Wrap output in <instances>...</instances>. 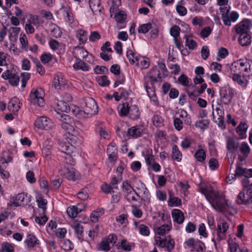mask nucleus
I'll use <instances>...</instances> for the list:
<instances>
[{"label": "nucleus", "mask_w": 252, "mask_h": 252, "mask_svg": "<svg viewBox=\"0 0 252 252\" xmlns=\"http://www.w3.org/2000/svg\"><path fill=\"white\" fill-rule=\"evenodd\" d=\"M237 202L239 204H250L252 203V196L243 189L238 195Z\"/></svg>", "instance_id": "f3484780"}, {"label": "nucleus", "mask_w": 252, "mask_h": 252, "mask_svg": "<svg viewBox=\"0 0 252 252\" xmlns=\"http://www.w3.org/2000/svg\"><path fill=\"white\" fill-rule=\"evenodd\" d=\"M39 240L32 234H28L24 241L25 247L29 250L39 245Z\"/></svg>", "instance_id": "a211bd4d"}, {"label": "nucleus", "mask_w": 252, "mask_h": 252, "mask_svg": "<svg viewBox=\"0 0 252 252\" xmlns=\"http://www.w3.org/2000/svg\"><path fill=\"white\" fill-rule=\"evenodd\" d=\"M135 187L137 190L134 195L148 204L151 202V195L145 185L140 180L135 182Z\"/></svg>", "instance_id": "20e7f679"}, {"label": "nucleus", "mask_w": 252, "mask_h": 252, "mask_svg": "<svg viewBox=\"0 0 252 252\" xmlns=\"http://www.w3.org/2000/svg\"><path fill=\"white\" fill-rule=\"evenodd\" d=\"M239 147V143L233 138H229L227 139L226 148L228 153L235 155L238 152Z\"/></svg>", "instance_id": "aec40b11"}, {"label": "nucleus", "mask_w": 252, "mask_h": 252, "mask_svg": "<svg viewBox=\"0 0 252 252\" xmlns=\"http://www.w3.org/2000/svg\"><path fill=\"white\" fill-rule=\"evenodd\" d=\"M150 60L148 58L140 56L135 63L137 67L143 69L148 68L150 65Z\"/></svg>", "instance_id": "ea45409f"}, {"label": "nucleus", "mask_w": 252, "mask_h": 252, "mask_svg": "<svg viewBox=\"0 0 252 252\" xmlns=\"http://www.w3.org/2000/svg\"><path fill=\"white\" fill-rule=\"evenodd\" d=\"M129 104L126 102L119 104L117 107L119 116L121 117L127 116L129 111Z\"/></svg>", "instance_id": "79ce46f5"}, {"label": "nucleus", "mask_w": 252, "mask_h": 252, "mask_svg": "<svg viewBox=\"0 0 252 252\" xmlns=\"http://www.w3.org/2000/svg\"><path fill=\"white\" fill-rule=\"evenodd\" d=\"M149 77L150 80V84L154 85L156 82L161 81L162 76L160 70L157 66L153 67L149 71Z\"/></svg>", "instance_id": "dca6fc26"}, {"label": "nucleus", "mask_w": 252, "mask_h": 252, "mask_svg": "<svg viewBox=\"0 0 252 252\" xmlns=\"http://www.w3.org/2000/svg\"><path fill=\"white\" fill-rule=\"evenodd\" d=\"M204 244L198 240H195L193 238H189L184 243V247L189 249L190 251H196L197 252H203Z\"/></svg>", "instance_id": "9b49d317"}, {"label": "nucleus", "mask_w": 252, "mask_h": 252, "mask_svg": "<svg viewBox=\"0 0 252 252\" xmlns=\"http://www.w3.org/2000/svg\"><path fill=\"white\" fill-rule=\"evenodd\" d=\"M199 235L201 237L206 238L208 236L205 225L203 223H200L198 228Z\"/></svg>", "instance_id": "e2e57ef3"}, {"label": "nucleus", "mask_w": 252, "mask_h": 252, "mask_svg": "<svg viewBox=\"0 0 252 252\" xmlns=\"http://www.w3.org/2000/svg\"><path fill=\"white\" fill-rule=\"evenodd\" d=\"M213 28L210 27H205L202 29L200 32V36L202 38H205L208 37L212 33Z\"/></svg>", "instance_id": "774afa93"}, {"label": "nucleus", "mask_w": 252, "mask_h": 252, "mask_svg": "<svg viewBox=\"0 0 252 252\" xmlns=\"http://www.w3.org/2000/svg\"><path fill=\"white\" fill-rule=\"evenodd\" d=\"M200 192L203 194L212 207L218 212H227L231 205L224 194L216 189L211 185L201 183L199 186Z\"/></svg>", "instance_id": "f257e3e1"}, {"label": "nucleus", "mask_w": 252, "mask_h": 252, "mask_svg": "<svg viewBox=\"0 0 252 252\" xmlns=\"http://www.w3.org/2000/svg\"><path fill=\"white\" fill-rule=\"evenodd\" d=\"M73 68L75 70H82L83 71H89L90 67L84 61L79 58H76V62L73 65Z\"/></svg>", "instance_id": "412c9836"}, {"label": "nucleus", "mask_w": 252, "mask_h": 252, "mask_svg": "<svg viewBox=\"0 0 252 252\" xmlns=\"http://www.w3.org/2000/svg\"><path fill=\"white\" fill-rule=\"evenodd\" d=\"M123 192L126 194V198L129 202L137 201V198L134 193L135 191L132 187L130 182L126 180L122 183L121 185Z\"/></svg>", "instance_id": "4468645a"}, {"label": "nucleus", "mask_w": 252, "mask_h": 252, "mask_svg": "<svg viewBox=\"0 0 252 252\" xmlns=\"http://www.w3.org/2000/svg\"><path fill=\"white\" fill-rule=\"evenodd\" d=\"M76 37L80 45H84L88 39V32L83 29H79L76 32Z\"/></svg>", "instance_id": "473e14b6"}, {"label": "nucleus", "mask_w": 252, "mask_h": 252, "mask_svg": "<svg viewBox=\"0 0 252 252\" xmlns=\"http://www.w3.org/2000/svg\"><path fill=\"white\" fill-rule=\"evenodd\" d=\"M34 126L38 129L49 130L54 126L52 120L46 116L38 117L34 122Z\"/></svg>", "instance_id": "ddd939ff"}, {"label": "nucleus", "mask_w": 252, "mask_h": 252, "mask_svg": "<svg viewBox=\"0 0 252 252\" xmlns=\"http://www.w3.org/2000/svg\"><path fill=\"white\" fill-rule=\"evenodd\" d=\"M192 34H186L184 36L185 45L191 50L195 49L197 46L196 42L192 39Z\"/></svg>", "instance_id": "58836bf2"}, {"label": "nucleus", "mask_w": 252, "mask_h": 252, "mask_svg": "<svg viewBox=\"0 0 252 252\" xmlns=\"http://www.w3.org/2000/svg\"><path fill=\"white\" fill-rule=\"evenodd\" d=\"M31 196L27 193L21 192L12 197L8 205L11 207L24 205L31 201Z\"/></svg>", "instance_id": "1a4fd4ad"}, {"label": "nucleus", "mask_w": 252, "mask_h": 252, "mask_svg": "<svg viewBox=\"0 0 252 252\" xmlns=\"http://www.w3.org/2000/svg\"><path fill=\"white\" fill-rule=\"evenodd\" d=\"M220 101L224 105H229L234 95L233 90L229 86H225L220 89Z\"/></svg>", "instance_id": "9d476101"}, {"label": "nucleus", "mask_w": 252, "mask_h": 252, "mask_svg": "<svg viewBox=\"0 0 252 252\" xmlns=\"http://www.w3.org/2000/svg\"><path fill=\"white\" fill-rule=\"evenodd\" d=\"M120 246L122 249L125 251H130L132 248L134 247V244L132 243H129L126 240H122Z\"/></svg>", "instance_id": "680f3d73"}, {"label": "nucleus", "mask_w": 252, "mask_h": 252, "mask_svg": "<svg viewBox=\"0 0 252 252\" xmlns=\"http://www.w3.org/2000/svg\"><path fill=\"white\" fill-rule=\"evenodd\" d=\"M151 86H149L148 84H145L144 87L150 98L155 101L157 99V96L154 89V85L152 86L151 84Z\"/></svg>", "instance_id": "8fccbe9b"}, {"label": "nucleus", "mask_w": 252, "mask_h": 252, "mask_svg": "<svg viewBox=\"0 0 252 252\" xmlns=\"http://www.w3.org/2000/svg\"><path fill=\"white\" fill-rule=\"evenodd\" d=\"M146 162L149 165V167L151 168L154 171L158 172L160 170V165L153 161V158H146Z\"/></svg>", "instance_id": "13d9d810"}, {"label": "nucleus", "mask_w": 252, "mask_h": 252, "mask_svg": "<svg viewBox=\"0 0 252 252\" xmlns=\"http://www.w3.org/2000/svg\"><path fill=\"white\" fill-rule=\"evenodd\" d=\"M156 244L161 248H165L168 252H170L174 247V241L170 236H167L164 238L159 236H155Z\"/></svg>", "instance_id": "f8f14e48"}, {"label": "nucleus", "mask_w": 252, "mask_h": 252, "mask_svg": "<svg viewBox=\"0 0 252 252\" xmlns=\"http://www.w3.org/2000/svg\"><path fill=\"white\" fill-rule=\"evenodd\" d=\"M72 113L79 119H83L86 118L87 115L85 112L84 109H82L81 108L73 105L70 106V111Z\"/></svg>", "instance_id": "4c0bfd02"}, {"label": "nucleus", "mask_w": 252, "mask_h": 252, "mask_svg": "<svg viewBox=\"0 0 252 252\" xmlns=\"http://www.w3.org/2000/svg\"><path fill=\"white\" fill-rule=\"evenodd\" d=\"M234 29L236 32L239 35L244 33H249L250 30L248 23L245 21H242L236 25Z\"/></svg>", "instance_id": "5701e85b"}, {"label": "nucleus", "mask_w": 252, "mask_h": 252, "mask_svg": "<svg viewBox=\"0 0 252 252\" xmlns=\"http://www.w3.org/2000/svg\"><path fill=\"white\" fill-rule=\"evenodd\" d=\"M182 204L181 199L170 196L168 201V205L170 207H179Z\"/></svg>", "instance_id": "864d4df0"}, {"label": "nucleus", "mask_w": 252, "mask_h": 252, "mask_svg": "<svg viewBox=\"0 0 252 252\" xmlns=\"http://www.w3.org/2000/svg\"><path fill=\"white\" fill-rule=\"evenodd\" d=\"M228 248L230 252H249L245 247L240 248L237 243L234 242L233 240L228 241Z\"/></svg>", "instance_id": "c9c22d12"}, {"label": "nucleus", "mask_w": 252, "mask_h": 252, "mask_svg": "<svg viewBox=\"0 0 252 252\" xmlns=\"http://www.w3.org/2000/svg\"><path fill=\"white\" fill-rule=\"evenodd\" d=\"M235 174L237 176H243L245 177V179H249V178L252 177V169L244 168L237 165L235 170Z\"/></svg>", "instance_id": "c756f323"}, {"label": "nucleus", "mask_w": 252, "mask_h": 252, "mask_svg": "<svg viewBox=\"0 0 252 252\" xmlns=\"http://www.w3.org/2000/svg\"><path fill=\"white\" fill-rule=\"evenodd\" d=\"M66 213L68 217L72 219L76 218L79 214L75 205L70 206L67 207L66 209Z\"/></svg>", "instance_id": "bf43d9fd"}, {"label": "nucleus", "mask_w": 252, "mask_h": 252, "mask_svg": "<svg viewBox=\"0 0 252 252\" xmlns=\"http://www.w3.org/2000/svg\"><path fill=\"white\" fill-rule=\"evenodd\" d=\"M141 55L139 54L138 53L135 52L131 49L127 48L126 56L130 62V64H135Z\"/></svg>", "instance_id": "f704fd0d"}, {"label": "nucleus", "mask_w": 252, "mask_h": 252, "mask_svg": "<svg viewBox=\"0 0 252 252\" xmlns=\"http://www.w3.org/2000/svg\"><path fill=\"white\" fill-rule=\"evenodd\" d=\"M239 18V14L236 11H232L227 16H223V24L228 26L231 25V22H235Z\"/></svg>", "instance_id": "bb28decb"}, {"label": "nucleus", "mask_w": 252, "mask_h": 252, "mask_svg": "<svg viewBox=\"0 0 252 252\" xmlns=\"http://www.w3.org/2000/svg\"><path fill=\"white\" fill-rule=\"evenodd\" d=\"M55 106V111L68 113L70 111V106L68 103L64 100H57Z\"/></svg>", "instance_id": "c85d7f7f"}, {"label": "nucleus", "mask_w": 252, "mask_h": 252, "mask_svg": "<svg viewBox=\"0 0 252 252\" xmlns=\"http://www.w3.org/2000/svg\"><path fill=\"white\" fill-rule=\"evenodd\" d=\"M128 115L130 119L132 120H138L140 117V112L137 106L134 104L130 105Z\"/></svg>", "instance_id": "e433bc0d"}, {"label": "nucleus", "mask_w": 252, "mask_h": 252, "mask_svg": "<svg viewBox=\"0 0 252 252\" xmlns=\"http://www.w3.org/2000/svg\"><path fill=\"white\" fill-rule=\"evenodd\" d=\"M117 152V148L115 143H111L108 145L107 153L108 158H116Z\"/></svg>", "instance_id": "de8ad7c7"}, {"label": "nucleus", "mask_w": 252, "mask_h": 252, "mask_svg": "<svg viewBox=\"0 0 252 252\" xmlns=\"http://www.w3.org/2000/svg\"><path fill=\"white\" fill-rule=\"evenodd\" d=\"M104 210L102 208L97 209L94 211L90 215V219L92 222H96L98 221V219L104 214Z\"/></svg>", "instance_id": "49530a36"}, {"label": "nucleus", "mask_w": 252, "mask_h": 252, "mask_svg": "<svg viewBox=\"0 0 252 252\" xmlns=\"http://www.w3.org/2000/svg\"><path fill=\"white\" fill-rule=\"evenodd\" d=\"M21 28L19 27H10L8 29V38L12 43L16 42L18 38Z\"/></svg>", "instance_id": "a878e982"}, {"label": "nucleus", "mask_w": 252, "mask_h": 252, "mask_svg": "<svg viewBox=\"0 0 252 252\" xmlns=\"http://www.w3.org/2000/svg\"><path fill=\"white\" fill-rule=\"evenodd\" d=\"M238 41L241 46H247L251 44L252 37L249 33H244L239 35Z\"/></svg>", "instance_id": "a19ab883"}, {"label": "nucleus", "mask_w": 252, "mask_h": 252, "mask_svg": "<svg viewBox=\"0 0 252 252\" xmlns=\"http://www.w3.org/2000/svg\"><path fill=\"white\" fill-rule=\"evenodd\" d=\"M45 92L40 88H32L30 94L31 102L34 104H37L40 107H43L45 103Z\"/></svg>", "instance_id": "423d86ee"}, {"label": "nucleus", "mask_w": 252, "mask_h": 252, "mask_svg": "<svg viewBox=\"0 0 252 252\" xmlns=\"http://www.w3.org/2000/svg\"><path fill=\"white\" fill-rule=\"evenodd\" d=\"M90 8L94 14H100L103 7L101 5L100 0H89Z\"/></svg>", "instance_id": "393cba45"}, {"label": "nucleus", "mask_w": 252, "mask_h": 252, "mask_svg": "<svg viewBox=\"0 0 252 252\" xmlns=\"http://www.w3.org/2000/svg\"><path fill=\"white\" fill-rule=\"evenodd\" d=\"M250 148L247 143L242 142L241 146L240 148V151L244 156H247L250 153Z\"/></svg>", "instance_id": "338daca9"}, {"label": "nucleus", "mask_w": 252, "mask_h": 252, "mask_svg": "<svg viewBox=\"0 0 252 252\" xmlns=\"http://www.w3.org/2000/svg\"><path fill=\"white\" fill-rule=\"evenodd\" d=\"M152 26V24L150 22L140 25L137 29L138 33L146 34L150 31Z\"/></svg>", "instance_id": "603ef678"}, {"label": "nucleus", "mask_w": 252, "mask_h": 252, "mask_svg": "<svg viewBox=\"0 0 252 252\" xmlns=\"http://www.w3.org/2000/svg\"><path fill=\"white\" fill-rule=\"evenodd\" d=\"M40 18L38 15L30 14L27 23L33 26H38L40 24Z\"/></svg>", "instance_id": "6e6d98bb"}, {"label": "nucleus", "mask_w": 252, "mask_h": 252, "mask_svg": "<svg viewBox=\"0 0 252 252\" xmlns=\"http://www.w3.org/2000/svg\"><path fill=\"white\" fill-rule=\"evenodd\" d=\"M20 107V103L17 97L15 96L10 99L8 104V109L10 111L17 113Z\"/></svg>", "instance_id": "b1692460"}, {"label": "nucleus", "mask_w": 252, "mask_h": 252, "mask_svg": "<svg viewBox=\"0 0 252 252\" xmlns=\"http://www.w3.org/2000/svg\"><path fill=\"white\" fill-rule=\"evenodd\" d=\"M84 109L87 117L96 115L98 112V106L96 101L92 97H86L82 102Z\"/></svg>", "instance_id": "39448f33"}, {"label": "nucleus", "mask_w": 252, "mask_h": 252, "mask_svg": "<svg viewBox=\"0 0 252 252\" xmlns=\"http://www.w3.org/2000/svg\"><path fill=\"white\" fill-rule=\"evenodd\" d=\"M171 228V226L170 224L162 225L155 229V236L165 235L170 230Z\"/></svg>", "instance_id": "c03bdc74"}, {"label": "nucleus", "mask_w": 252, "mask_h": 252, "mask_svg": "<svg viewBox=\"0 0 252 252\" xmlns=\"http://www.w3.org/2000/svg\"><path fill=\"white\" fill-rule=\"evenodd\" d=\"M116 221L122 224L123 226H126L127 223V215L122 214L116 218Z\"/></svg>", "instance_id": "0e129e2a"}, {"label": "nucleus", "mask_w": 252, "mask_h": 252, "mask_svg": "<svg viewBox=\"0 0 252 252\" xmlns=\"http://www.w3.org/2000/svg\"><path fill=\"white\" fill-rule=\"evenodd\" d=\"M173 220L178 224H182L185 220V217L182 212L177 209H173L171 212Z\"/></svg>", "instance_id": "cd10ccee"}, {"label": "nucleus", "mask_w": 252, "mask_h": 252, "mask_svg": "<svg viewBox=\"0 0 252 252\" xmlns=\"http://www.w3.org/2000/svg\"><path fill=\"white\" fill-rule=\"evenodd\" d=\"M248 128L247 123L241 122L236 128V132L242 138H245L246 137H243V135H246Z\"/></svg>", "instance_id": "09e8293b"}, {"label": "nucleus", "mask_w": 252, "mask_h": 252, "mask_svg": "<svg viewBox=\"0 0 252 252\" xmlns=\"http://www.w3.org/2000/svg\"><path fill=\"white\" fill-rule=\"evenodd\" d=\"M242 183L243 189L252 196V183H250L249 179H245Z\"/></svg>", "instance_id": "4d7b16f0"}, {"label": "nucleus", "mask_w": 252, "mask_h": 252, "mask_svg": "<svg viewBox=\"0 0 252 252\" xmlns=\"http://www.w3.org/2000/svg\"><path fill=\"white\" fill-rule=\"evenodd\" d=\"M229 227V223L224 220L220 221L218 223L217 228V234L214 235L212 241L216 245V241H220L226 238V233Z\"/></svg>", "instance_id": "0eeeda50"}, {"label": "nucleus", "mask_w": 252, "mask_h": 252, "mask_svg": "<svg viewBox=\"0 0 252 252\" xmlns=\"http://www.w3.org/2000/svg\"><path fill=\"white\" fill-rule=\"evenodd\" d=\"M153 125L157 127H161L164 125L162 117L159 115H155L152 118Z\"/></svg>", "instance_id": "5fc2aeb1"}, {"label": "nucleus", "mask_w": 252, "mask_h": 252, "mask_svg": "<svg viewBox=\"0 0 252 252\" xmlns=\"http://www.w3.org/2000/svg\"><path fill=\"white\" fill-rule=\"evenodd\" d=\"M234 71L241 74L242 76L250 77L252 76V61L247 59H240L234 63Z\"/></svg>", "instance_id": "f03ea898"}, {"label": "nucleus", "mask_w": 252, "mask_h": 252, "mask_svg": "<svg viewBox=\"0 0 252 252\" xmlns=\"http://www.w3.org/2000/svg\"><path fill=\"white\" fill-rule=\"evenodd\" d=\"M68 143L60 142L59 144L58 149L62 153L65 154L68 156L69 158L75 157V155L73 154V150L75 146L79 143V139L73 135H69L67 140Z\"/></svg>", "instance_id": "7ed1b4c3"}, {"label": "nucleus", "mask_w": 252, "mask_h": 252, "mask_svg": "<svg viewBox=\"0 0 252 252\" xmlns=\"http://www.w3.org/2000/svg\"><path fill=\"white\" fill-rule=\"evenodd\" d=\"M58 170L60 176L68 180L75 181L81 178L80 173L73 168H68L60 165L58 167Z\"/></svg>", "instance_id": "6e6552de"}, {"label": "nucleus", "mask_w": 252, "mask_h": 252, "mask_svg": "<svg viewBox=\"0 0 252 252\" xmlns=\"http://www.w3.org/2000/svg\"><path fill=\"white\" fill-rule=\"evenodd\" d=\"M133 224L134 229L137 230L140 235L144 236H149L150 230L148 226L144 224H139V223L136 221H134Z\"/></svg>", "instance_id": "4be33fe9"}, {"label": "nucleus", "mask_w": 252, "mask_h": 252, "mask_svg": "<svg viewBox=\"0 0 252 252\" xmlns=\"http://www.w3.org/2000/svg\"><path fill=\"white\" fill-rule=\"evenodd\" d=\"M247 76H242L241 74L236 72L232 76V80L237 83L242 87H246L247 86Z\"/></svg>", "instance_id": "72a5a7b5"}, {"label": "nucleus", "mask_w": 252, "mask_h": 252, "mask_svg": "<svg viewBox=\"0 0 252 252\" xmlns=\"http://www.w3.org/2000/svg\"><path fill=\"white\" fill-rule=\"evenodd\" d=\"M1 77L5 80H8L9 84L13 86H17L20 81V77L12 70H6L1 75Z\"/></svg>", "instance_id": "2eb2a0df"}, {"label": "nucleus", "mask_w": 252, "mask_h": 252, "mask_svg": "<svg viewBox=\"0 0 252 252\" xmlns=\"http://www.w3.org/2000/svg\"><path fill=\"white\" fill-rule=\"evenodd\" d=\"M97 82L98 85L102 87L108 86L110 84V80L106 75H103L97 78Z\"/></svg>", "instance_id": "052dcab7"}, {"label": "nucleus", "mask_w": 252, "mask_h": 252, "mask_svg": "<svg viewBox=\"0 0 252 252\" xmlns=\"http://www.w3.org/2000/svg\"><path fill=\"white\" fill-rule=\"evenodd\" d=\"M71 226L74 230L75 233L79 240L83 239V225L77 220H74L71 224Z\"/></svg>", "instance_id": "7c9ffc66"}, {"label": "nucleus", "mask_w": 252, "mask_h": 252, "mask_svg": "<svg viewBox=\"0 0 252 252\" xmlns=\"http://www.w3.org/2000/svg\"><path fill=\"white\" fill-rule=\"evenodd\" d=\"M143 129L142 127L139 125L134 126L129 128L127 130L128 136L134 138H137L142 136Z\"/></svg>", "instance_id": "6ab92c4d"}, {"label": "nucleus", "mask_w": 252, "mask_h": 252, "mask_svg": "<svg viewBox=\"0 0 252 252\" xmlns=\"http://www.w3.org/2000/svg\"><path fill=\"white\" fill-rule=\"evenodd\" d=\"M63 15L65 21L70 24L73 22L74 18L70 8L66 7L63 9Z\"/></svg>", "instance_id": "3c124183"}, {"label": "nucleus", "mask_w": 252, "mask_h": 252, "mask_svg": "<svg viewBox=\"0 0 252 252\" xmlns=\"http://www.w3.org/2000/svg\"><path fill=\"white\" fill-rule=\"evenodd\" d=\"M36 202L41 214H45L47 209V200L44 199L41 196H38L36 197Z\"/></svg>", "instance_id": "37998d69"}, {"label": "nucleus", "mask_w": 252, "mask_h": 252, "mask_svg": "<svg viewBox=\"0 0 252 252\" xmlns=\"http://www.w3.org/2000/svg\"><path fill=\"white\" fill-rule=\"evenodd\" d=\"M194 158H206V150L202 145L198 146V149L196 151Z\"/></svg>", "instance_id": "69168bd1"}, {"label": "nucleus", "mask_w": 252, "mask_h": 252, "mask_svg": "<svg viewBox=\"0 0 252 252\" xmlns=\"http://www.w3.org/2000/svg\"><path fill=\"white\" fill-rule=\"evenodd\" d=\"M66 82V79L63 77L61 73L56 74L54 76L53 81V85L56 89H60L61 87L64 86Z\"/></svg>", "instance_id": "2f4dec72"}, {"label": "nucleus", "mask_w": 252, "mask_h": 252, "mask_svg": "<svg viewBox=\"0 0 252 252\" xmlns=\"http://www.w3.org/2000/svg\"><path fill=\"white\" fill-rule=\"evenodd\" d=\"M179 118H181L183 119V123L187 125L190 126L191 124V119L190 116L188 114V112L184 110V109H182L179 112Z\"/></svg>", "instance_id": "a18cd8bd"}]
</instances>
